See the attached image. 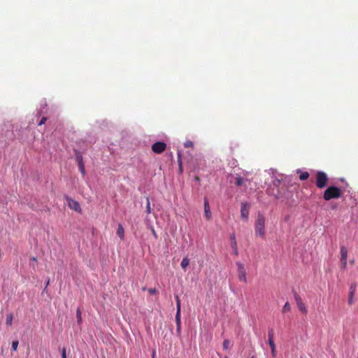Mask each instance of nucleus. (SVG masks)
<instances>
[{
	"instance_id": "obj_19",
	"label": "nucleus",
	"mask_w": 358,
	"mask_h": 358,
	"mask_svg": "<svg viewBox=\"0 0 358 358\" xmlns=\"http://www.w3.org/2000/svg\"><path fill=\"white\" fill-rule=\"evenodd\" d=\"M76 159L78 162V164H83V156L82 155L78 152H76Z\"/></svg>"
},
{
	"instance_id": "obj_28",
	"label": "nucleus",
	"mask_w": 358,
	"mask_h": 358,
	"mask_svg": "<svg viewBox=\"0 0 358 358\" xmlns=\"http://www.w3.org/2000/svg\"><path fill=\"white\" fill-rule=\"evenodd\" d=\"M18 344H19V343H18L17 341H13V343H12V349L14 351H16L17 350Z\"/></svg>"
},
{
	"instance_id": "obj_18",
	"label": "nucleus",
	"mask_w": 358,
	"mask_h": 358,
	"mask_svg": "<svg viewBox=\"0 0 358 358\" xmlns=\"http://www.w3.org/2000/svg\"><path fill=\"white\" fill-rule=\"evenodd\" d=\"M290 310H291L290 304H289V303L288 301H287L285 303L284 306L282 307V312L283 313H285L287 312L290 311Z\"/></svg>"
},
{
	"instance_id": "obj_31",
	"label": "nucleus",
	"mask_w": 358,
	"mask_h": 358,
	"mask_svg": "<svg viewBox=\"0 0 358 358\" xmlns=\"http://www.w3.org/2000/svg\"><path fill=\"white\" fill-rule=\"evenodd\" d=\"M268 343L271 349L275 348V345L273 340L268 339Z\"/></svg>"
},
{
	"instance_id": "obj_43",
	"label": "nucleus",
	"mask_w": 358,
	"mask_h": 358,
	"mask_svg": "<svg viewBox=\"0 0 358 358\" xmlns=\"http://www.w3.org/2000/svg\"><path fill=\"white\" fill-rule=\"evenodd\" d=\"M153 235H154V236H156V233H155V231H153Z\"/></svg>"
},
{
	"instance_id": "obj_25",
	"label": "nucleus",
	"mask_w": 358,
	"mask_h": 358,
	"mask_svg": "<svg viewBox=\"0 0 358 358\" xmlns=\"http://www.w3.org/2000/svg\"><path fill=\"white\" fill-rule=\"evenodd\" d=\"M178 162L180 170L182 171L181 152L179 150L178 151Z\"/></svg>"
},
{
	"instance_id": "obj_44",
	"label": "nucleus",
	"mask_w": 358,
	"mask_h": 358,
	"mask_svg": "<svg viewBox=\"0 0 358 358\" xmlns=\"http://www.w3.org/2000/svg\"><path fill=\"white\" fill-rule=\"evenodd\" d=\"M152 358H155V354H154V353H153V355H152Z\"/></svg>"
},
{
	"instance_id": "obj_9",
	"label": "nucleus",
	"mask_w": 358,
	"mask_h": 358,
	"mask_svg": "<svg viewBox=\"0 0 358 358\" xmlns=\"http://www.w3.org/2000/svg\"><path fill=\"white\" fill-rule=\"evenodd\" d=\"M249 208H250L249 203H241V217L245 220H248Z\"/></svg>"
},
{
	"instance_id": "obj_6",
	"label": "nucleus",
	"mask_w": 358,
	"mask_h": 358,
	"mask_svg": "<svg viewBox=\"0 0 358 358\" xmlns=\"http://www.w3.org/2000/svg\"><path fill=\"white\" fill-rule=\"evenodd\" d=\"M65 199L67 201L68 206L71 209H73L77 212H81L80 203L77 201L70 198L68 196H65Z\"/></svg>"
},
{
	"instance_id": "obj_26",
	"label": "nucleus",
	"mask_w": 358,
	"mask_h": 358,
	"mask_svg": "<svg viewBox=\"0 0 358 358\" xmlns=\"http://www.w3.org/2000/svg\"><path fill=\"white\" fill-rule=\"evenodd\" d=\"M274 331L273 328L268 329V339L273 340Z\"/></svg>"
},
{
	"instance_id": "obj_11",
	"label": "nucleus",
	"mask_w": 358,
	"mask_h": 358,
	"mask_svg": "<svg viewBox=\"0 0 358 358\" xmlns=\"http://www.w3.org/2000/svg\"><path fill=\"white\" fill-rule=\"evenodd\" d=\"M230 241H231V248L233 249L234 254L235 255H238V250L236 235L234 234H231L230 235Z\"/></svg>"
},
{
	"instance_id": "obj_20",
	"label": "nucleus",
	"mask_w": 358,
	"mask_h": 358,
	"mask_svg": "<svg viewBox=\"0 0 358 358\" xmlns=\"http://www.w3.org/2000/svg\"><path fill=\"white\" fill-rule=\"evenodd\" d=\"M266 193L269 195H272V196H274V197L275 199H279L280 197V195H279V192L278 191V192L275 194L273 192V190L271 189H267L266 190Z\"/></svg>"
},
{
	"instance_id": "obj_21",
	"label": "nucleus",
	"mask_w": 358,
	"mask_h": 358,
	"mask_svg": "<svg viewBox=\"0 0 358 358\" xmlns=\"http://www.w3.org/2000/svg\"><path fill=\"white\" fill-rule=\"evenodd\" d=\"M76 317L78 323L81 324L83 320L81 317V310L80 308H78L76 310Z\"/></svg>"
},
{
	"instance_id": "obj_32",
	"label": "nucleus",
	"mask_w": 358,
	"mask_h": 358,
	"mask_svg": "<svg viewBox=\"0 0 358 358\" xmlns=\"http://www.w3.org/2000/svg\"><path fill=\"white\" fill-rule=\"evenodd\" d=\"M184 146L185 148L192 147L193 146V142L191 141H187L185 142Z\"/></svg>"
},
{
	"instance_id": "obj_12",
	"label": "nucleus",
	"mask_w": 358,
	"mask_h": 358,
	"mask_svg": "<svg viewBox=\"0 0 358 358\" xmlns=\"http://www.w3.org/2000/svg\"><path fill=\"white\" fill-rule=\"evenodd\" d=\"M204 214L207 220H210L211 218L212 214L208 203V199L206 197L204 198Z\"/></svg>"
},
{
	"instance_id": "obj_35",
	"label": "nucleus",
	"mask_w": 358,
	"mask_h": 358,
	"mask_svg": "<svg viewBox=\"0 0 358 358\" xmlns=\"http://www.w3.org/2000/svg\"><path fill=\"white\" fill-rule=\"evenodd\" d=\"M148 292L150 294H154L157 292V290L155 288H150L148 289Z\"/></svg>"
},
{
	"instance_id": "obj_7",
	"label": "nucleus",
	"mask_w": 358,
	"mask_h": 358,
	"mask_svg": "<svg viewBox=\"0 0 358 358\" xmlns=\"http://www.w3.org/2000/svg\"><path fill=\"white\" fill-rule=\"evenodd\" d=\"M166 148V144L162 141H157L152 144V150L156 154L163 152Z\"/></svg>"
},
{
	"instance_id": "obj_41",
	"label": "nucleus",
	"mask_w": 358,
	"mask_h": 358,
	"mask_svg": "<svg viewBox=\"0 0 358 358\" xmlns=\"http://www.w3.org/2000/svg\"><path fill=\"white\" fill-rule=\"evenodd\" d=\"M41 113H42V111H39V112H38V115H41Z\"/></svg>"
},
{
	"instance_id": "obj_36",
	"label": "nucleus",
	"mask_w": 358,
	"mask_h": 358,
	"mask_svg": "<svg viewBox=\"0 0 358 358\" xmlns=\"http://www.w3.org/2000/svg\"><path fill=\"white\" fill-rule=\"evenodd\" d=\"M62 358H66V352L64 348L62 350Z\"/></svg>"
},
{
	"instance_id": "obj_4",
	"label": "nucleus",
	"mask_w": 358,
	"mask_h": 358,
	"mask_svg": "<svg viewBox=\"0 0 358 358\" xmlns=\"http://www.w3.org/2000/svg\"><path fill=\"white\" fill-rule=\"evenodd\" d=\"M237 266V272H238V277L240 281L246 282H247V277H246V270L245 268V266L243 264H242L240 262H237L236 263Z\"/></svg>"
},
{
	"instance_id": "obj_29",
	"label": "nucleus",
	"mask_w": 358,
	"mask_h": 358,
	"mask_svg": "<svg viewBox=\"0 0 358 358\" xmlns=\"http://www.w3.org/2000/svg\"><path fill=\"white\" fill-rule=\"evenodd\" d=\"M341 269L345 270L347 267V259H341Z\"/></svg>"
},
{
	"instance_id": "obj_24",
	"label": "nucleus",
	"mask_w": 358,
	"mask_h": 358,
	"mask_svg": "<svg viewBox=\"0 0 358 358\" xmlns=\"http://www.w3.org/2000/svg\"><path fill=\"white\" fill-rule=\"evenodd\" d=\"M146 212L148 213H151V207H150V199L149 197H147L146 199Z\"/></svg>"
},
{
	"instance_id": "obj_38",
	"label": "nucleus",
	"mask_w": 358,
	"mask_h": 358,
	"mask_svg": "<svg viewBox=\"0 0 358 358\" xmlns=\"http://www.w3.org/2000/svg\"><path fill=\"white\" fill-rule=\"evenodd\" d=\"M271 350L272 356L275 357L276 356L275 348L271 349Z\"/></svg>"
},
{
	"instance_id": "obj_30",
	"label": "nucleus",
	"mask_w": 358,
	"mask_h": 358,
	"mask_svg": "<svg viewBox=\"0 0 358 358\" xmlns=\"http://www.w3.org/2000/svg\"><path fill=\"white\" fill-rule=\"evenodd\" d=\"M229 340L227 339H225L223 342V349L224 350H227L228 348H229Z\"/></svg>"
},
{
	"instance_id": "obj_34",
	"label": "nucleus",
	"mask_w": 358,
	"mask_h": 358,
	"mask_svg": "<svg viewBox=\"0 0 358 358\" xmlns=\"http://www.w3.org/2000/svg\"><path fill=\"white\" fill-rule=\"evenodd\" d=\"M353 298H354V295H350V294H349V297H348V303H349V304H352L353 303V302H354Z\"/></svg>"
},
{
	"instance_id": "obj_23",
	"label": "nucleus",
	"mask_w": 358,
	"mask_h": 358,
	"mask_svg": "<svg viewBox=\"0 0 358 358\" xmlns=\"http://www.w3.org/2000/svg\"><path fill=\"white\" fill-rule=\"evenodd\" d=\"M243 183V179L240 176H238L236 178V185L238 187L241 186Z\"/></svg>"
},
{
	"instance_id": "obj_40",
	"label": "nucleus",
	"mask_w": 358,
	"mask_h": 358,
	"mask_svg": "<svg viewBox=\"0 0 358 358\" xmlns=\"http://www.w3.org/2000/svg\"><path fill=\"white\" fill-rule=\"evenodd\" d=\"M350 263L351 264H353L355 263V260H354V259L350 260Z\"/></svg>"
},
{
	"instance_id": "obj_17",
	"label": "nucleus",
	"mask_w": 358,
	"mask_h": 358,
	"mask_svg": "<svg viewBox=\"0 0 358 358\" xmlns=\"http://www.w3.org/2000/svg\"><path fill=\"white\" fill-rule=\"evenodd\" d=\"M356 288H357V284L355 282L352 283L350 287L349 294H350V295H355V293L356 292Z\"/></svg>"
},
{
	"instance_id": "obj_15",
	"label": "nucleus",
	"mask_w": 358,
	"mask_h": 358,
	"mask_svg": "<svg viewBox=\"0 0 358 358\" xmlns=\"http://www.w3.org/2000/svg\"><path fill=\"white\" fill-rule=\"evenodd\" d=\"M189 259L187 257H184L182 259V262L180 263V266H181L182 268L184 270H186V268L189 266Z\"/></svg>"
},
{
	"instance_id": "obj_45",
	"label": "nucleus",
	"mask_w": 358,
	"mask_h": 358,
	"mask_svg": "<svg viewBox=\"0 0 358 358\" xmlns=\"http://www.w3.org/2000/svg\"><path fill=\"white\" fill-rule=\"evenodd\" d=\"M250 358H253V357H250Z\"/></svg>"
},
{
	"instance_id": "obj_42",
	"label": "nucleus",
	"mask_w": 358,
	"mask_h": 358,
	"mask_svg": "<svg viewBox=\"0 0 358 358\" xmlns=\"http://www.w3.org/2000/svg\"><path fill=\"white\" fill-rule=\"evenodd\" d=\"M33 261H36V259L35 257H32Z\"/></svg>"
},
{
	"instance_id": "obj_33",
	"label": "nucleus",
	"mask_w": 358,
	"mask_h": 358,
	"mask_svg": "<svg viewBox=\"0 0 358 358\" xmlns=\"http://www.w3.org/2000/svg\"><path fill=\"white\" fill-rule=\"evenodd\" d=\"M46 120H47V118L45 117H43L41 118V120L39 121V122L38 123V125L41 126V125L44 124L45 123Z\"/></svg>"
},
{
	"instance_id": "obj_1",
	"label": "nucleus",
	"mask_w": 358,
	"mask_h": 358,
	"mask_svg": "<svg viewBox=\"0 0 358 358\" xmlns=\"http://www.w3.org/2000/svg\"><path fill=\"white\" fill-rule=\"evenodd\" d=\"M255 235L264 238L265 236V218L264 215L259 213L255 225Z\"/></svg>"
},
{
	"instance_id": "obj_2",
	"label": "nucleus",
	"mask_w": 358,
	"mask_h": 358,
	"mask_svg": "<svg viewBox=\"0 0 358 358\" xmlns=\"http://www.w3.org/2000/svg\"><path fill=\"white\" fill-rule=\"evenodd\" d=\"M341 196V189L336 186L329 187L324 192V199L329 201L332 199H338Z\"/></svg>"
},
{
	"instance_id": "obj_27",
	"label": "nucleus",
	"mask_w": 358,
	"mask_h": 358,
	"mask_svg": "<svg viewBox=\"0 0 358 358\" xmlns=\"http://www.w3.org/2000/svg\"><path fill=\"white\" fill-rule=\"evenodd\" d=\"M78 169H79V171L81 172V173L83 174V176H85V166H84V163L83 164H78Z\"/></svg>"
},
{
	"instance_id": "obj_8",
	"label": "nucleus",
	"mask_w": 358,
	"mask_h": 358,
	"mask_svg": "<svg viewBox=\"0 0 358 358\" xmlns=\"http://www.w3.org/2000/svg\"><path fill=\"white\" fill-rule=\"evenodd\" d=\"M294 296L300 311H301L303 313H306L307 309L305 306V304L302 302L300 296L296 292H294Z\"/></svg>"
},
{
	"instance_id": "obj_16",
	"label": "nucleus",
	"mask_w": 358,
	"mask_h": 358,
	"mask_svg": "<svg viewBox=\"0 0 358 358\" xmlns=\"http://www.w3.org/2000/svg\"><path fill=\"white\" fill-rule=\"evenodd\" d=\"M13 315L12 313H10V314L7 315L6 324L8 327L12 325V324H13Z\"/></svg>"
},
{
	"instance_id": "obj_5",
	"label": "nucleus",
	"mask_w": 358,
	"mask_h": 358,
	"mask_svg": "<svg viewBox=\"0 0 358 358\" xmlns=\"http://www.w3.org/2000/svg\"><path fill=\"white\" fill-rule=\"evenodd\" d=\"M271 174L272 175V184L273 186L278 187L282 181V176L276 172L275 170L271 169L269 170Z\"/></svg>"
},
{
	"instance_id": "obj_14",
	"label": "nucleus",
	"mask_w": 358,
	"mask_h": 358,
	"mask_svg": "<svg viewBox=\"0 0 358 358\" xmlns=\"http://www.w3.org/2000/svg\"><path fill=\"white\" fill-rule=\"evenodd\" d=\"M348 258V250L343 245L341 247V259L345 260Z\"/></svg>"
},
{
	"instance_id": "obj_22",
	"label": "nucleus",
	"mask_w": 358,
	"mask_h": 358,
	"mask_svg": "<svg viewBox=\"0 0 358 358\" xmlns=\"http://www.w3.org/2000/svg\"><path fill=\"white\" fill-rule=\"evenodd\" d=\"M308 177H309V173L306 171L301 172L299 176V178L301 180H306L308 178Z\"/></svg>"
},
{
	"instance_id": "obj_37",
	"label": "nucleus",
	"mask_w": 358,
	"mask_h": 358,
	"mask_svg": "<svg viewBox=\"0 0 358 358\" xmlns=\"http://www.w3.org/2000/svg\"><path fill=\"white\" fill-rule=\"evenodd\" d=\"M181 332V326H176V333L178 336L180 335Z\"/></svg>"
},
{
	"instance_id": "obj_3",
	"label": "nucleus",
	"mask_w": 358,
	"mask_h": 358,
	"mask_svg": "<svg viewBox=\"0 0 358 358\" xmlns=\"http://www.w3.org/2000/svg\"><path fill=\"white\" fill-rule=\"evenodd\" d=\"M327 181H328V177H327V175L324 172L318 171L317 173V179H316L315 185L318 188L322 189L324 187H326Z\"/></svg>"
},
{
	"instance_id": "obj_13",
	"label": "nucleus",
	"mask_w": 358,
	"mask_h": 358,
	"mask_svg": "<svg viewBox=\"0 0 358 358\" xmlns=\"http://www.w3.org/2000/svg\"><path fill=\"white\" fill-rule=\"evenodd\" d=\"M117 235L121 240H124V229L123 226L121 224H118L117 229Z\"/></svg>"
},
{
	"instance_id": "obj_39",
	"label": "nucleus",
	"mask_w": 358,
	"mask_h": 358,
	"mask_svg": "<svg viewBox=\"0 0 358 358\" xmlns=\"http://www.w3.org/2000/svg\"><path fill=\"white\" fill-rule=\"evenodd\" d=\"M49 283H50V279L48 278V279L47 280V281L45 282V289H44V290H43V291H45V290L46 289V288H47V287L48 286Z\"/></svg>"
},
{
	"instance_id": "obj_10",
	"label": "nucleus",
	"mask_w": 358,
	"mask_h": 358,
	"mask_svg": "<svg viewBox=\"0 0 358 358\" xmlns=\"http://www.w3.org/2000/svg\"><path fill=\"white\" fill-rule=\"evenodd\" d=\"M177 311L176 314V326H181L180 320V300L178 296H176Z\"/></svg>"
}]
</instances>
